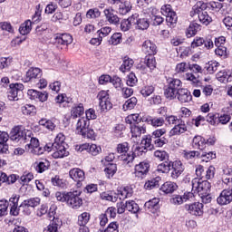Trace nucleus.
Listing matches in <instances>:
<instances>
[{
	"mask_svg": "<svg viewBox=\"0 0 232 232\" xmlns=\"http://www.w3.org/2000/svg\"><path fill=\"white\" fill-rule=\"evenodd\" d=\"M160 182V177L154 178L147 181L144 185L145 189H154V188H159Z\"/></svg>",
	"mask_w": 232,
	"mask_h": 232,
	"instance_id": "43",
	"label": "nucleus"
},
{
	"mask_svg": "<svg viewBox=\"0 0 232 232\" xmlns=\"http://www.w3.org/2000/svg\"><path fill=\"white\" fill-rule=\"evenodd\" d=\"M75 150L76 151H80V153H82V151H87V153H90V155H92L93 157H97V155L102 151L101 146H97L96 144L90 145V143L76 145Z\"/></svg>",
	"mask_w": 232,
	"mask_h": 232,
	"instance_id": "7",
	"label": "nucleus"
},
{
	"mask_svg": "<svg viewBox=\"0 0 232 232\" xmlns=\"http://www.w3.org/2000/svg\"><path fill=\"white\" fill-rule=\"evenodd\" d=\"M153 92H155V87L152 85H147L141 89L140 93L143 97H150Z\"/></svg>",
	"mask_w": 232,
	"mask_h": 232,
	"instance_id": "57",
	"label": "nucleus"
},
{
	"mask_svg": "<svg viewBox=\"0 0 232 232\" xmlns=\"http://www.w3.org/2000/svg\"><path fill=\"white\" fill-rule=\"evenodd\" d=\"M135 106H137V99L135 97H131L123 104V110H133Z\"/></svg>",
	"mask_w": 232,
	"mask_h": 232,
	"instance_id": "50",
	"label": "nucleus"
},
{
	"mask_svg": "<svg viewBox=\"0 0 232 232\" xmlns=\"http://www.w3.org/2000/svg\"><path fill=\"white\" fill-rule=\"evenodd\" d=\"M199 159H201L203 162H209V160L217 159V154L213 151L202 152V154L199 153Z\"/></svg>",
	"mask_w": 232,
	"mask_h": 232,
	"instance_id": "45",
	"label": "nucleus"
},
{
	"mask_svg": "<svg viewBox=\"0 0 232 232\" xmlns=\"http://www.w3.org/2000/svg\"><path fill=\"white\" fill-rule=\"evenodd\" d=\"M171 164H173V161H164L163 163L158 165L157 171L160 173H169Z\"/></svg>",
	"mask_w": 232,
	"mask_h": 232,
	"instance_id": "41",
	"label": "nucleus"
},
{
	"mask_svg": "<svg viewBox=\"0 0 232 232\" xmlns=\"http://www.w3.org/2000/svg\"><path fill=\"white\" fill-rule=\"evenodd\" d=\"M159 202H160V200L154 198L145 203V208H148V209H159Z\"/></svg>",
	"mask_w": 232,
	"mask_h": 232,
	"instance_id": "51",
	"label": "nucleus"
},
{
	"mask_svg": "<svg viewBox=\"0 0 232 232\" xmlns=\"http://www.w3.org/2000/svg\"><path fill=\"white\" fill-rule=\"evenodd\" d=\"M133 63L134 62L132 59H130V57H125L123 60V63L120 67L121 72L124 73L125 72L131 70V67L133 66Z\"/></svg>",
	"mask_w": 232,
	"mask_h": 232,
	"instance_id": "42",
	"label": "nucleus"
},
{
	"mask_svg": "<svg viewBox=\"0 0 232 232\" xmlns=\"http://www.w3.org/2000/svg\"><path fill=\"white\" fill-rule=\"evenodd\" d=\"M135 23V16L133 14L128 19L122 20L121 24V28L122 32H128L131 28L132 24Z\"/></svg>",
	"mask_w": 232,
	"mask_h": 232,
	"instance_id": "34",
	"label": "nucleus"
},
{
	"mask_svg": "<svg viewBox=\"0 0 232 232\" xmlns=\"http://www.w3.org/2000/svg\"><path fill=\"white\" fill-rule=\"evenodd\" d=\"M150 17L154 26H160V24H162V23H164V18L160 15L151 14H150Z\"/></svg>",
	"mask_w": 232,
	"mask_h": 232,
	"instance_id": "60",
	"label": "nucleus"
},
{
	"mask_svg": "<svg viewBox=\"0 0 232 232\" xmlns=\"http://www.w3.org/2000/svg\"><path fill=\"white\" fill-rule=\"evenodd\" d=\"M90 222V213L83 212L78 216V226H86Z\"/></svg>",
	"mask_w": 232,
	"mask_h": 232,
	"instance_id": "48",
	"label": "nucleus"
},
{
	"mask_svg": "<svg viewBox=\"0 0 232 232\" xmlns=\"http://www.w3.org/2000/svg\"><path fill=\"white\" fill-rule=\"evenodd\" d=\"M134 17V24L138 30H148L150 28V21L147 18H138L139 14H132Z\"/></svg>",
	"mask_w": 232,
	"mask_h": 232,
	"instance_id": "22",
	"label": "nucleus"
},
{
	"mask_svg": "<svg viewBox=\"0 0 232 232\" xmlns=\"http://www.w3.org/2000/svg\"><path fill=\"white\" fill-rule=\"evenodd\" d=\"M185 209L194 217H202L204 215V205L200 202L185 205Z\"/></svg>",
	"mask_w": 232,
	"mask_h": 232,
	"instance_id": "10",
	"label": "nucleus"
},
{
	"mask_svg": "<svg viewBox=\"0 0 232 232\" xmlns=\"http://www.w3.org/2000/svg\"><path fill=\"white\" fill-rule=\"evenodd\" d=\"M53 159H63V157H68L70 154V152L66 150V147H64V145H57L56 147L53 145Z\"/></svg>",
	"mask_w": 232,
	"mask_h": 232,
	"instance_id": "17",
	"label": "nucleus"
},
{
	"mask_svg": "<svg viewBox=\"0 0 232 232\" xmlns=\"http://www.w3.org/2000/svg\"><path fill=\"white\" fill-rule=\"evenodd\" d=\"M200 30V24L196 22L190 23L189 26L187 29L186 35L187 37H193L197 35V32Z\"/></svg>",
	"mask_w": 232,
	"mask_h": 232,
	"instance_id": "33",
	"label": "nucleus"
},
{
	"mask_svg": "<svg viewBox=\"0 0 232 232\" xmlns=\"http://www.w3.org/2000/svg\"><path fill=\"white\" fill-rule=\"evenodd\" d=\"M72 43H73V38L68 34L57 35L54 41V44L59 50H66Z\"/></svg>",
	"mask_w": 232,
	"mask_h": 232,
	"instance_id": "8",
	"label": "nucleus"
},
{
	"mask_svg": "<svg viewBox=\"0 0 232 232\" xmlns=\"http://www.w3.org/2000/svg\"><path fill=\"white\" fill-rule=\"evenodd\" d=\"M109 43L113 46H117V44H121V43H122V34L121 33L113 34L111 39L109 40Z\"/></svg>",
	"mask_w": 232,
	"mask_h": 232,
	"instance_id": "47",
	"label": "nucleus"
},
{
	"mask_svg": "<svg viewBox=\"0 0 232 232\" xmlns=\"http://www.w3.org/2000/svg\"><path fill=\"white\" fill-rule=\"evenodd\" d=\"M131 2L128 0H123L119 5L118 12L119 14H121V15H126V14H130V12H131Z\"/></svg>",
	"mask_w": 232,
	"mask_h": 232,
	"instance_id": "29",
	"label": "nucleus"
},
{
	"mask_svg": "<svg viewBox=\"0 0 232 232\" xmlns=\"http://www.w3.org/2000/svg\"><path fill=\"white\" fill-rule=\"evenodd\" d=\"M103 14L105 15L106 21L110 23V24H119L121 23V19L119 18V15L115 14V11L113 9H104Z\"/></svg>",
	"mask_w": 232,
	"mask_h": 232,
	"instance_id": "16",
	"label": "nucleus"
},
{
	"mask_svg": "<svg viewBox=\"0 0 232 232\" xmlns=\"http://www.w3.org/2000/svg\"><path fill=\"white\" fill-rule=\"evenodd\" d=\"M165 121H166V122H168V124L174 125V126H176L177 124H179V122L182 121L181 119H179V117H177L175 115L166 116Z\"/></svg>",
	"mask_w": 232,
	"mask_h": 232,
	"instance_id": "52",
	"label": "nucleus"
},
{
	"mask_svg": "<svg viewBox=\"0 0 232 232\" xmlns=\"http://www.w3.org/2000/svg\"><path fill=\"white\" fill-rule=\"evenodd\" d=\"M88 128H90V121L84 117L79 118L76 123V133L82 135L84 131H88Z\"/></svg>",
	"mask_w": 232,
	"mask_h": 232,
	"instance_id": "15",
	"label": "nucleus"
},
{
	"mask_svg": "<svg viewBox=\"0 0 232 232\" xmlns=\"http://www.w3.org/2000/svg\"><path fill=\"white\" fill-rule=\"evenodd\" d=\"M192 191L199 193V195H208L211 189V183L209 181L201 180L198 178H195L191 181Z\"/></svg>",
	"mask_w": 232,
	"mask_h": 232,
	"instance_id": "4",
	"label": "nucleus"
},
{
	"mask_svg": "<svg viewBox=\"0 0 232 232\" xmlns=\"http://www.w3.org/2000/svg\"><path fill=\"white\" fill-rule=\"evenodd\" d=\"M142 52L147 55H155L157 53V45L150 40H146L142 44Z\"/></svg>",
	"mask_w": 232,
	"mask_h": 232,
	"instance_id": "23",
	"label": "nucleus"
},
{
	"mask_svg": "<svg viewBox=\"0 0 232 232\" xmlns=\"http://www.w3.org/2000/svg\"><path fill=\"white\" fill-rule=\"evenodd\" d=\"M188 131V127L184 123V121H180L177 123L170 130H169V137H175L177 135H182V133H186Z\"/></svg>",
	"mask_w": 232,
	"mask_h": 232,
	"instance_id": "20",
	"label": "nucleus"
},
{
	"mask_svg": "<svg viewBox=\"0 0 232 232\" xmlns=\"http://www.w3.org/2000/svg\"><path fill=\"white\" fill-rule=\"evenodd\" d=\"M101 198L102 200H108L109 202H117V199L119 198L116 196H111V194H110V192H102L101 194Z\"/></svg>",
	"mask_w": 232,
	"mask_h": 232,
	"instance_id": "62",
	"label": "nucleus"
},
{
	"mask_svg": "<svg viewBox=\"0 0 232 232\" xmlns=\"http://www.w3.org/2000/svg\"><path fill=\"white\" fill-rule=\"evenodd\" d=\"M138 82H139V80L137 79V76L135 75V73L130 72L128 75V78H127V85L128 86H135V84H137Z\"/></svg>",
	"mask_w": 232,
	"mask_h": 232,
	"instance_id": "64",
	"label": "nucleus"
},
{
	"mask_svg": "<svg viewBox=\"0 0 232 232\" xmlns=\"http://www.w3.org/2000/svg\"><path fill=\"white\" fill-rule=\"evenodd\" d=\"M10 202V213L11 215H13L14 217H17V215H19V208H17V204L19 202V197L17 196H13L12 198H10L9 199Z\"/></svg>",
	"mask_w": 232,
	"mask_h": 232,
	"instance_id": "30",
	"label": "nucleus"
},
{
	"mask_svg": "<svg viewBox=\"0 0 232 232\" xmlns=\"http://www.w3.org/2000/svg\"><path fill=\"white\" fill-rule=\"evenodd\" d=\"M43 75L41 69L31 67L25 74L24 81L25 82H30V81H34V79H39Z\"/></svg>",
	"mask_w": 232,
	"mask_h": 232,
	"instance_id": "19",
	"label": "nucleus"
},
{
	"mask_svg": "<svg viewBox=\"0 0 232 232\" xmlns=\"http://www.w3.org/2000/svg\"><path fill=\"white\" fill-rule=\"evenodd\" d=\"M11 140L14 142H20V144H25V150L28 153H43V150L39 149L37 146L39 144V140L32 137V131L23 130L21 127L16 126L13 128L10 133Z\"/></svg>",
	"mask_w": 232,
	"mask_h": 232,
	"instance_id": "1",
	"label": "nucleus"
},
{
	"mask_svg": "<svg viewBox=\"0 0 232 232\" xmlns=\"http://www.w3.org/2000/svg\"><path fill=\"white\" fill-rule=\"evenodd\" d=\"M24 85L23 83H11L7 92L8 101H19V96L23 95Z\"/></svg>",
	"mask_w": 232,
	"mask_h": 232,
	"instance_id": "6",
	"label": "nucleus"
},
{
	"mask_svg": "<svg viewBox=\"0 0 232 232\" xmlns=\"http://www.w3.org/2000/svg\"><path fill=\"white\" fill-rule=\"evenodd\" d=\"M130 150V146L128 142L120 143L117 146L118 153H124L121 155V160H123V164L131 168L133 166V162L135 161V156L133 153L128 154V150Z\"/></svg>",
	"mask_w": 232,
	"mask_h": 232,
	"instance_id": "3",
	"label": "nucleus"
},
{
	"mask_svg": "<svg viewBox=\"0 0 232 232\" xmlns=\"http://www.w3.org/2000/svg\"><path fill=\"white\" fill-rule=\"evenodd\" d=\"M64 140H66V137L64 136V134L59 133L54 139V142L53 143V146H54V148L56 146H64Z\"/></svg>",
	"mask_w": 232,
	"mask_h": 232,
	"instance_id": "56",
	"label": "nucleus"
},
{
	"mask_svg": "<svg viewBox=\"0 0 232 232\" xmlns=\"http://www.w3.org/2000/svg\"><path fill=\"white\" fill-rule=\"evenodd\" d=\"M179 102H190L193 96H191V92L188 91V89L182 88L181 90L178 91L177 96Z\"/></svg>",
	"mask_w": 232,
	"mask_h": 232,
	"instance_id": "25",
	"label": "nucleus"
},
{
	"mask_svg": "<svg viewBox=\"0 0 232 232\" xmlns=\"http://www.w3.org/2000/svg\"><path fill=\"white\" fill-rule=\"evenodd\" d=\"M21 111L23 115H31V117H34V115L37 113V109H35V106L32 104H25L22 106Z\"/></svg>",
	"mask_w": 232,
	"mask_h": 232,
	"instance_id": "38",
	"label": "nucleus"
},
{
	"mask_svg": "<svg viewBox=\"0 0 232 232\" xmlns=\"http://www.w3.org/2000/svg\"><path fill=\"white\" fill-rule=\"evenodd\" d=\"M86 17L88 19H97V17H101V11L97 8L90 9L86 14Z\"/></svg>",
	"mask_w": 232,
	"mask_h": 232,
	"instance_id": "59",
	"label": "nucleus"
},
{
	"mask_svg": "<svg viewBox=\"0 0 232 232\" xmlns=\"http://www.w3.org/2000/svg\"><path fill=\"white\" fill-rule=\"evenodd\" d=\"M39 124L40 126H44L47 130H55V124L50 120L42 119L39 121Z\"/></svg>",
	"mask_w": 232,
	"mask_h": 232,
	"instance_id": "53",
	"label": "nucleus"
},
{
	"mask_svg": "<svg viewBox=\"0 0 232 232\" xmlns=\"http://www.w3.org/2000/svg\"><path fill=\"white\" fill-rule=\"evenodd\" d=\"M19 32L22 35H28L29 32H32V21L26 20L21 24Z\"/></svg>",
	"mask_w": 232,
	"mask_h": 232,
	"instance_id": "40",
	"label": "nucleus"
},
{
	"mask_svg": "<svg viewBox=\"0 0 232 232\" xmlns=\"http://www.w3.org/2000/svg\"><path fill=\"white\" fill-rule=\"evenodd\" d=\"M216 79H218V81L219 82H231L232 81V72L231 71H219L217 74H216Z\"/></svg>",
	"mask_w": 232,
	"mask_h": 232,
	"instance_id": "26",
	"label": "nucleus"
},
{
	"mask_svg": "<svg viewBox=\"0 0 232 232\" xmlns=\"http://www.w3.org/2000/svg\"><path fill=\"white\" fill-rule=\"evenodd\" d=\"M82 115H84V106L82 103L74 105L71 110V119H81Z\"/></svg>",
	"mask_w": 232,
	"mask_h": 232,
	"instance_id": "28",
	"label": "nucleus"
},
{
	"mask_svg": "<svg viewBox=\"0 0 232 232\" xmlns=\"http://www.w3.org/2000/svg\"><path fill=\"white\" fill-rule=\"evenodd\" d=\"M209 7L208 6L207 3L198 2L190 11L191 17H194V15H199L200 12L202 10H208Z\"/></svg>",
	"mask_w": 232,
	"mask_h": 232,
	"instance_id": "31",
	"label": "nucleus"
},
{
	"mask_svg": "<svg viewBox=\"0 0 232 232\" xmlns=\"http://www.w3.org/2000/svg\"><path fill=\"white\" fill-rule=\"evenodd\" d=\"M63 227V220L59 218H53V221L44 228L43 232H59V228Z\"/></svg>",
	"mask_w": 232,
	"mask_h": 232,
	"instance_id": "18",
	"label": "nucleus"
},
{
	"mask_svg": "<svg viewBox=\"0 0 232 232\" xmlns=\"http://www.w3.org/2000/svg\"><path fill=\"white\" fill-rule=\"evenodd\" d=\"M170 169H172L170 173L171 179H179L180 175H182V173L184 172V166H182V161H173L172 164L170 165Z\"/></svg>",
	"mask_w": 232,
	"mask_h": 232,
	"instance_id": "13",
	"label": "nucleus"
},
{
	"mask_svg": "<svg viewBox=\"0 0 232 232\" xmlns=\"http://www.w3.org/2000/svg\"><path fill=\"white\" fill-rule=\"evenodd\" d=\"M133 195V192H131V189L130 188H124L121 190L118 191V197L120 200H124V198H130Z\"/></svg>",
	"mask_w": 232,
	"mask_h": 232,
	"instance_id": "46",
	"label": "nucleus"
},
{
	"mask_svg": "<svg viewBox=\"0 0 232 232\" xmlns=\"http://www.w3.org/2000/svg\"><path fill=\"white\" fill-rule=\"evenodd\" d=\"M154 157H156L158 160H168V159H169V155H168L166 150H156L154 152Z\"/></svg>",
	"mask_w": 232,
	"mask_h": 232,
	"instance_id": "55",
	"label": "nucleus"
},
{
	"mask_svg": "<svg viewBox=\"0 0 232 232\" xmlns=\"http://www.w3.org/2000/svg\"><path fill=\"white\" fill-rule=\"evenodd\" d=\"M218 119H219V114H213V113H208L207 116V121L211 124L212 126H215V124H218Z\"/></svg>",
	"mask_w": 232,
	"mask_h": 232,
	"instance_id": "61",
	"label": "nucleus"
},
{
	"mask_svg": "<svg viewBox=\"0 0 232 232\" xmlns=\"http://www.w3.org/2000/svg\"><path fill=\"white\" fill-rule=\"evenodd\" d=\"M55 198L58 202H65L72 209H79L82 206V198H81V191L79 190L63 193L56 192Z\"/></svg>",
	"mask_w": 232,
	"mask_h": 232,
	"instance_id": "2",
	"label": "nucleus"
},
{
	"mask_svg": "<svg viewBox=\"0 0 232 232\" xmlns=\"http://www.w3.org/2000/svg\"><path fill=\"white\" fill-rule=\"evenodd\" d=\"M126 209L130 213H139V205L133 200L126 201Z\"/></svg>",
	"mask_w": 232,
	"mask_h": 232,
	"instance_id": "49",
	"label": "nucleus"
},
{
	"mask_svg": "<svg viewBox=\"0 0 232 232\" xmlns=\"http://www.w3.org/2000/svg\"><path fill=\"white\" fill-rule=\"evenodd\" d=\"M31 180H34L33 173L24 174L20 177V184H22V186H26V184H28Z\"/></svg>",
	"mask_w": 232,
	"mask_h": 232,
	"instance_id": "54",
	"label": "nucleus"
},
{
	"mask_svg": "<svg viewBox=\"0 0 232 232\" xmlns=\"http://www.w3.org/2000/svg\"><path fill=\"white\" fill-rule=\"evenodd\" d=\"M179 188V186L177 183L173 181H167L160 187V191L165 193V195H169L171 193H175L177 189Z\"/></svg>",
	"mask_w": 232,
	"mask_h": 232,
	"instance_id": "24",
	"label": "nucleus"
},
{
	"mask_svg": "<svg viewBox=\"0 0 232 232\" xmlns=\"http://www.w3.org/2000/svg\"><path fill=\"white\" fill-rule=\"evenodd\" d=\"M97 97L102 111L111 110L113 105L111 104V102H110V94H108V92L101 91Z\"/></svg>",
	"mask_w": 232,
	"mask_h": 232,
	"instance_id": "9",
	"label": "nucleus"
},
{
	"mask_svg": "<svg viewBox=\"0 0 232 232\" xmlns=\"http://www.w3.org/2000/svg\"><path fill=\"white\" fill-rule=\"evenodd\" d=\"M150 171V163L147 161L140 162L135 165L134 175L138 179H144L148 172Z\"/></svg>",
	"mask_w": 232,
	"mask_h": 232,
	"instance_id": "11",
	"label": "nucleus"
},
{
	"mask_svg": "<svg viewBox=\"0 0 232 232\" xmlns=\"http://www.w3.org/2000/svg\"><path fill=\"white\" fill-rule=\"evenodd\" d=\"M70 177L74 180L75 182H82L84 179H86V176L84 174V170L74 168L69 171Z\"/></svg>",
	"mask_w": 232,
	"mask_h": 232,
	"instance_id": "21",
	"label": "nucleus"
},
{
	"mask_svg": "<svg viewBox=\"0 0 232 232\" xmlns=\"http://www.w3.org/2000/svg\"><path fill=\"white\" fill-rule=\"evenodd\" d=\"M105 175L107 179H111L115 173H117V164L109 163L107 167L104 169Z\"/></svg>",
	"mask_w": 232,
	"mask_h": 232,
	"instance_id": "39",
	"label": "nucleus"
},
{
	"mask_svg": "<svg viewBox=\"0 0 232 232\" xmlns=\"http://www.w3.org/2000/svg\"><path fill=\"white\" fill-rule=\"evenodd\" d=\"M219 206H227L232 202V189H224L217 199Z\"/></svg>",
	"mask_w": 232,
	"mask_h": 232,
	"instance_id": "12",
	"label": "nucleus"
},
{
	"mask_svg": "<svg viewBox=\"0 0 232 232\" xmlns=\"http://www.w3.org/2000/svg\"><path fill=\"white\" fill-rule=\"evenodd\" d=\"M192 146L193 148H196V150H200L201 151L206 150V139H204L202 136L194 137L192 140Z\"/></svg>",
	"mask_w": 232,
	"mask_h": 232,
	"instance_id": "27",
	"label": "nucleus"
},
{
	"mask_svg": "<svg viewBox=\"0 0 232 232\" xmlns=\"http://www.w3.org/2000/svg\"><path fill=\"white\" fill-rule=\"evenodd\" d=\"M218 66H220V63L217 61H211L208 63V66L207 67V72L208 73H215L217 70H218Z\"/></svg>",
	"mask_w": 232,
	"mask_h": 232,
	"instance_id": "58",
	"label": "nucleus"
},
{
	"mask_svg": "<svg viewBox=\"0 0 232 232\" xmlns=\"http://www.w3.org/2000/svg\"><path fill=\"white\" fill-rule=\"evenodd\" d=\"M50 168V161L44 160L43 161L35 163V170L37 173H44Z\"/></svg>",
	"mask_w": 232,
	"mask_h": 232,
	"instance_id": "37",
	"label": "nucleus"
},
{
	"mask_svg": "<svg viewBox=\"0 0 232 232\" xmlns=\"http://www.w3.org/2000/svg\"><path fill=\"white\" fill-rule=\"evenodd\" d=\"M198 17L202 24H205L206 26H208V24H209V23L213 21L211 16H209V14H208L207 10H201Z\"/></svg>",
	"mask_w": 232,
	"mask_h": 232,
	"instance_id": "35",
	"label": "nucleus"
},
{
	"mask_svg": "<svg viewBox=\"0 0 232 232\" xmlns=\"http://www.w3.org/2000/svg\"><path fill=\"white\" fill-rule=\"evenodd\" d=\"M178 93H179L178 91H175L171 87H169V85L164 90V95L166 99H169V101H173V99H177Z\"/></svg>",
	"mask_w": 232,
	"mask_h": 232,
	"instance_id": "44",
	"label": "nucleus"
},
{
	"mask_svg": "<svg viewBox=\"0 0 232 232\" xmlns=\"http://www.w3.org/2000/svg\"><path fill=\"white\" fill-rule=\"evenodd\" d=\"M170 204H173L174 206H180L181 204H184V198L180 195H174L170 198Z\"/></svg>",
	"mask_w": 232,
	"mask_h": 232,
	"instance_id": "63",
	"label": "nucleus"
},
{
	"mask_svg": "<svg viewBox=\"0 0 232 232\" xmlns=\"http://www.w3.org/2000/svg\"><path fill=\"white\" fill-rule=\"evenodd\" d=\"M161 14L162 15H165L168 26H169V28H175V24H177L179 17L177 16V13H175L171 8V5H163L161 7Z\"/></svg>",
	"mask_w": 232,
	"mask_h": 232,
	"instance_id": "5",
	"label": "nucleus"
},
{
	"mask_svg": "<svg viewBox=\"0 0 232 232\" xmlns=\"http://www.w3.org/2000/svg\"><path fill=\"white\" fill-rule=\"evenodd\" d=\"M181 86H182V82L179 79H175V78L168 79L169 88H172V90L179 92V90H182V88H180Z\"/></svg>",
	"mask_w": 232,
	"mask_h": 232,
	"instance_id": "36",
	"label": "nucleus"
},
{
	"mask_svg": "<svg viewBox=\"0 0 232 232\" xmlns=\"http://www.w3.org/2000/svg\"><path fill=\"white\" fill-rule=\"evenodd\" d=\"M131 137L133 139H140L141 135L146 133V125H140L139 123H134L130 125Z\"/></svg>",
	"mask_w": 232,
	"mask_h": 232,
	"instance_id": "14",
	"label": "nucleus"
},
{
	"mask_svg": "<svg viewBox=\"0 0 232 232\" xmlns=\"http://www.w3.org/2000/svg\"><path fill=\"white\" fill-rule=\"evenodd\" d=\"M41 204V198H33L27 200H24L20 208H23L24 209H27V208H37Z\"/></svg>",
	"mask_w": 232,
	"mask_h": 232,
	"instance_id": "32",
	"label": "nucleus"
}]
</instances>
